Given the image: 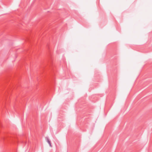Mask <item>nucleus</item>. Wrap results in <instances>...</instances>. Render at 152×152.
Instances as JSON below:
<instances>
[{"label": "nucleus", "mask_w": 152, "mask_h": 152, "mask_svg": "<svg viewBox=\"0 0 152 152\" xmlns=\"http://www.w3.org/2000/svg\"><path fill=\"white\" fill-rule=\"evenodd\" d=\"M45 140L47 141V142H48V143L49 144L50 146L51 147H52L51 143L50 141V140L49 139L48 137H45Z\"/></svg>", "instance_id": "nucleus-1"}]
</instances>
